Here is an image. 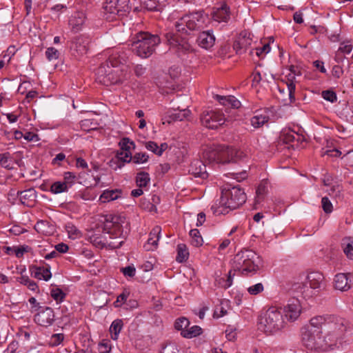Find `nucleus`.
Masks as SVG:
<instances>
[{"label":"nucleus","instance_id":"f257e3e1","mask_svg":"<svg viewBox=\"0 0 353 353\" xmlns=\"http://www.w3.org/2000/svg\"><path fill=\"white\" fill-rule=\"evenodd\" d=\"M346 330L345 320L334 315L316 316L302 330V341L310 350L331 346Z\"/></svg>","mask_w":353,"mask_h":353},{"label":"nucleus","instance_id":"f03ea898","mask_svg":"<svg viewBox=\"0 0 353 353\" xmlns=\"http://www.w3.org/2000/svg\"><path fill=\"white\" fill-rule=\"evenodd\" d=\"M206 19L203 10L189 12L179 18L174 23L176 32L169 31L165 34L170 48L175 50L179 56L192 52L194 49L186 36L203 28Z\"/></svg>","mask_w":353,"mask_h":353},{"label":"nucleus","instance_id":"7ed1b4c3","mask_svg":"<svg viewBox=\"0 0 353 353\" xmlns=\"http://www.w3.org/2000/svg\"><path fill=\"white\" fill-rule=\"evenodd\" d=\"M245 201L246 194L243 190L234 186L222 190L219 204L213 205L211 210L216 216L226 214L230 211L240 207Z\"/></svg>","mask_w":353,"mask_h":353},{"label":"nucleus","instance_id":"20e7f679","mask_svg":"<svg viewBox=\"0 0 353 353\" xmlns=\"http://www.w3.org/2000/svg\"><path fill=\"white\" fill-rule=\"evenodd\" d=\"M131 48L141 58H148L155 51L161 39L157 34L148 32H139L132 38Z\"/></svg>","mask_w":353,"mask_h":353},{"label":"nucleus","instance_id":"39448f33","mask_svg":"<svg viewBox=\"0 0 353 353\" xmlns=\"http://www.w3.org/2000/svg\"><path fill=\"white\" fill-rule=\"evenodd\" d=\"M261 259L253 250L245 249L236 254L232 259L234 272L238 270L241 274L248 276L250 273L255 274L259 269Z\"/></svg>","mask_w":353,"mask_h":353},{"label":"nucleus","instance_id":"423d86ee","mask_svg":"<svg viewBox=\"0 0 353 353\" xmlns=\"http://www.w3.org/2000/svg\"><path fill=\"white\" fill-rule=\"evenodd\" d=\"M285 325L283 313L275 307H271L259 319V329L268 334L281 330Z\"/></svg>","mask_w":353,"mask_h":353},{"label":"nucleus","instance_id":"0eeeda50","mask_svg":"<svg viewBox=\"0 0 353 353\" xmlns=\"http://www.w3.org/2000/svg\"><path fill=\"white\" fill-rule=\"evenodd\" d=\"M325 288L324 276L322 273L319 272H312L307 274L306 281L299 286V292H301L304 298L312 297L314 292H319Z\"/></svg>","mask_w":353,"mask_h":353},{"label":"nucleus","instance_id":"6e6552de","mask_svg":"<svg viewBox=\"0 0 353 353\" xmlns=\"http://www.w3.org/2000/svg\"><path fill=\"white\" fill-rule=\"evenodd\" d=\"M103 9L105 14H110V16H106L107 19H114L115 16H126L129 13L131 6L130 0H106Z\"/></svg>","mask_w":353,"mask_h":353},{"label":"nucleus","instance_id":"1a4fd4ad","mask_svg":"<svg viewBox=\"0 0 353 353\" xmlns=\"http://www.w3.org/2000/svg\"><path fill=\"white\" fill-rule=\"evenodd\" d=\"M123 217L118 215L107 214L104 219L103 230L115 238L123 235Z\"/></svg>","mask_w":353,"mask_h":353},{"label":"nucleus","instance_id":"9d476101","mask_svg":"<svg viewBox=\"0 0 353 353\" xmlns=\"http://www.w3.org/2000/svg\"><path fill=\"white\" fill-rule=\"evenodd\" d=\"M201 121L204 126L209 129H216L225 123V119L222 113L209 110L202 113Z\"/></svg>","mask_w":353,"mask_h":353},{"label":"nucleus","instance_id":"9b49d317","mask_svg":"<svg viewBox=\"0 0 353 353\" xmlns=\"http://www.w3.org/2000/svg\"><path fill=\"white\" fill-rule=\"evenodd\" d=\"M252 43V34L247 32H241L233 44V48L236 54H241L245 53L251 46Z\"/></svg>","mask_w":353,"mask_h":353},{"label":"nucleus","instance_id":"f8f14e48","mask_svg":"<svg viewBox=\"0 0 353 353\" xmlns=\"http://www.w3.org/2000/svg\"><path fill=\"white\" fill-rule=\"evenodd\" d=\"M90 39L88 37L80 35L74 37L71 41L70 50L77 55L85 54L89 49Z\"/></svg>","mask_w":353,"mask_h":353},{"label":"nucleus","instance_id":"ddd939ff","mask_svg":"<svg viewBox=\"0 0 353 353\" xmlns=\"http://www.w3.org/2000/svg\"><path fill=\"white\" fill-rule=\"evenodd\" d=\"M54 312L50 307H46L35 314L34 321L39 325L49 327L54 323Z\"/></svg>","mask_w":353,"mask_h":353},{"label":"nucleus","instance_id":"4468645a","mask_svg":"<svg viewBox=\"0 0 353 353\" xmlns=\"http://www.w3.org/2000/svg\"><path fill=\"white\" fill-rule=\"evenodd\" d=\"M301 304L297 299H290L287 305L284 307L285 317L291 321L298 319L301 314Z\"/></svg>","mask_w":353,"mask_h":353},{"label":"nucleus","instance_id":"2eb2a0df","mask_svg":"<svg viewBox=\"0 0 353 353\" xmlns=\"http://www.w3.org/2000/svg\"><path fill=\"white\" fill-rule=\"evenodd\" d=\"M230 8L225 3L214 8L211 13L212 19L218 23H228L230 19Z\"/></svg>","mask_w":353,"mask_h":353},{"label":"nucleus","instance_id":"dca6fc26","mask_svg":"<svg viewBox=\"0 0 353 353\" xmlns=\"http://www.w3.org/2000/svg\"><path fill=\"white\" fill-rule=\"evenodd\" d=\"M219 163L225 164L236 162L239 157L238 151L229 146L219 145Z\"/></svg>","mask_w":353,"mask_h":353},{"label":"nucleus","instance_id":"f3484780","mask_svg":"<svg viewBox=\"0 0 353 353\" xmlns=\"http://www.w3.org/2000/svg\"><path fill=\"white\" fill-rule=\"evenodd\" d=\"M108 76L107 84L105 85L122 83L127 78V72L123 67L116 65L112 67L111 72Z\"/></svg>","mask_w":353,"mask_h":353},{"label":"nucleus","instance_id":"a211bd4d","mask_svg":"<svg viewBox=\"0 0 353 353\" xmlns=\"http://www.w3.org/2000/svg\"><path fill=\"white\" fill-rule=\"evenodd\" d=\"M188 172L195 177H200L203 179L208 176L206 165L199 159H195L191 162Z\"/></svg>","mask_w":353,"mask_h":353},{"label":"nucleus","instance_id":"6ab92c4d","mask_svg":"<svg viewBox=\"0 0 353 353\" xmlns=\"http://www.w3.org/2000/svg\"><path fill=\"white\" fill-rule=\"evenodd\" d=\"M196 42L200 47L208 50L214 46L215 37L210 30L203 31L199 34Z\"/></svg>","mask_w":353,"mask_h":353},{"label":"nucleus","instance_id":"aec40b11","mask_svg":"<svg viewBox=\"0 0 353 353\" xmlns=\"http://www.w3.org/2000/svg\"><path fill=\"white\" fill-rule=\"evenodd\" d=\"M169 0H140L141 6L149 11L161 12Z\"/></svg>","mask_w":353,"mask_h":353},{"label":"nucleus","instance_id":"412c9836","mask_svg":"<svg viewBox=\"0 0 353 353\" xmlns=\"http://www.w3.org/2000/svg\"><path fill=\"white\" fill-rule=\"evenodd\" d=\"M161 228L160 226H155L152 228L149 234V239L147 243L144 245L146 250H154L157 247V243L160 238Z\"/></svg>","mask_w":353,"mask_h":353},{"label":"nucleus","instance_id":"4be33fe9","mask_svg":"<svg viewBox=\"0 0 353 353\" xmlns=\"http://www.w3.org/2000/svg\"><path fill=\"white\" fill-rule=\"evenodd\" d=\"M219 145H214L205 148L203 152V158L208 163H219Z\"/></svg>","mask_w":353,"mask_h":353},{"label":"nucleus","instance_id":"5701e85b","mask_svg":"<svg viewBox=\"0 0 353 353\" xmlns=\"http://www.w3.org/2000/svg\"><path fill=\"white\" fill-rule=\"evenodd\" d=\"M85 14L83 12H75L69 20V25L73 32H77L81 30L85 21Z\"/></svg>","mask_w":353,"mask_h":353},{"label":"nucleus","instance_id":"b1692460","mask_svg":"<svg viewBox=\"0 0 353 353\" xmlns=\"http://www.w3.org/2000/svg\"><path fill=\"white\" fill-rule=\"evenodd\" d=\"M350 274L339 273L334 277V288L341 291H347L350 288L348 279Z\"/></svg>","mask_w":353,"mask_h":353},{"label":"nucleus","instance_id":"393cba45","mask_svg":"<svg viewBox=\"0 0 353 353\" xmlns=\"http://www.w3.org/2000/svg\"><path fill=\"white\" fill-rule=\"evenodd\" d=\"M112 68V67L109 63L105 62L102 63L97 70V80L99 83L103 85H106V80L108 79V74L111 72Z\"/></svg>","mask_w":353,"mask_h":353},{"label":"nucleus","instance_id":"a878e982","mask_svg":"<svg viewBox=\"0 0 353 353\" xmlns=\"http://www.w3.org/2000/svg\"><path fill=\"white\" fill-rule=\"evenodd\" d=\"M30 271L32 276L37 279L48 281L52 276L50 268L33 266L30 268Z\"/></svg>","mask_w":353,"mask_h":353},{"label":"nucleus","instance_id":"bb28decb","mask_svg":"<svg viewBox=\"0 0 353 353\" xmlns=\"http://www.w3.org/2000/svg\"><path fill=\"white\" fill-rule=\"evenodd\" d=\"M122 190L121 189L105 190L103 192L99 197L101 203H108L117 200L121 197Z\"/></svg>","mask_w":353,"mask_h":353},{"label":"nucleus","instance_id":"cd10ccee","mask_svg":"<svg viewBox=\"0 0 353 353\" xmlns=\"http://www.w3.org/2000/svg\"><path fill=\"white\" fill-rule=\"evenodd\" d=\"M187 108L188 106H177L176 108L174 106L173 108H174V112L170 115L171 120L168 121V122L170 123L172 121H182L187 118L190 114V111Z\"/></svg>","mask_w":353,"mask_h":353},{"label":"nucleus","instance_id":"c85d7f7f","mask_svg":"<svg viewBox=\"0 0 353 353\" xmlns=\"http://www.w3.org/2000/svg\"><path fill=\"white\" fill-rule=\"evenodd\" d=\"M301 138L302 137L299 134L291 130L282 132L280 136L281 141L287 144L294 142L295 140L299 142Z\"/></svg>","mask_w":353,"mask_h":353},{"label":"nucleus","instance_id":"c756f323","mask_svg":"<svg viewBox=\"0 0 353 353\" xmlns=\"http://www.w3.org/2000/svg\"><path fill=\"white\" fill-rule=\"evenodd\" d=\"M132 157L131 155L130 152H117L116 155V159H112L111 161V163L117 164V166L114 168V170L121 169L123 166H124L125 163H128L127 160H129V158Z\"/></svg>","mask_w":353,"mask_h":353},{"label":"nucleus","instance_id":"7c9ffc66","mask_svg":"<svg viewBox=\"0 0 353 353\" xmlns=\"http://www.w3.org/2000/svg\"><path fill=\"white\" fill-rule=\"evenodd\" d=\"M235 273L233 272V270H230L228 272V274L226 278L225 277H217L216 279V283H217L219 286L223 288L227 289L230 287L232 284V279L234 276Z\"/></svg>","mask_w":353,"mask_h":353},{"label":"nucleus","instance_id":"2f4dec72","mask_svg":"<svg viewBox=\"0 0 353 353\" xmlns=\"http://www.w3.org/2000/svg\"><path fill=\"white\" fill-rule=\"evenodd\" d=\"M296 75L292 74V73H290L288 74V81L287 86H288V94H289V99L291 103L295 101V90H296V85L294 83V81L295 80Z\"/></svg>","mask_w":353,"mask_h":353},{"label":"nucleus","instance_id":"473e14b6","mask_svg":"<svg viewBox=\"0 0 353 353\" xmlns=\"http://www.w3.org/2000/svg\"><path fill=\"white\" fill-rule=\"evenodd\" d=\"M189 257L188 249L185 244L181 243L177 245L176 261L179 263L185 262Z\"/></svg>","mask_w":353,"mask_h":353},{"label":"nucleus","instance_id":"72a5a7b5","mask_svg":"<svg viewBox=\"0 0 353 353\" xmlns=\"http://www.w3.org/2000/svg\"><path fill=\"white\" fill-rule=\"evenodd\" d=\"M123 321L121 319L114 320L110 327V332L111 333V337L113 340H117L118 336L123 327Z\"/></svg>","mask_w":353,"mask_h":353},{"label":"nucleus","instance_id":"f704fd0d","mask_svg":"<svg viewBox=\"0 0 353 353\" xmlns=\"http://www.w3.org/2000/svg\"><path fill=\"white\" fill-rule=\"evenodd\" d=\"M202 333V329L198 325H193L190 328H187L185 330H183L181 334L184 338L191 339L200 335Z\"/></svg>","mask_w":353,"mask_h":353},{"label":"nucleus","instance_id":"c9c22d12","mask_svg":"<svg viewBox=\"0 0 353 353\" xmlns=\"http://www.w3.org/2000/svg\"><path fill=\"white\" fill-rule=\"evenodd\" d=\"M191 244L194 247H200L203 243V240L197 229H192L190 231Z\"/></svg>","mask_w":353,"mask_h":353},{"label":"nucleus","instance_id":"e433bc0d","mask_svg":"<svg viewBox=\"0 0 353 353\" xmlns=\"http://www.w3.org/2000/svg\"><path fill=\"white\" fill-rule=\"evenodd\" d=\"M106 62L109 63L112 67L117 65L118 67H123V68H125L124 65L125 59L121 57L117 52L111 54Z\"/></svg>","mask_w":353,"mask_h":353},{"label":"nucleus","instance_id":"4c0bfd02","mask_svg":"<svg viewBox=\"0 0 353 353\" xmlns=\"http://www.w3.org/2000/svg\"><path fill=\"white\" fill-rule=\"evenodd\" d=\"M17 194L20 196V201L22 203H25L26 200H32L36 197V192L34 189L18 191Z\"/></svg>","mask_w":353,"mask_h":353},{"label":"nucleus","instance_id":"58836bf2","mask_svg":"<svg viewBox=\"0 0 353 353\" xmlns=\"http://www.w3.org/2000/svg\"><path fill=\"white\" fill-rule=\"evenodd\" d=\"M352 241L350 238L343 239L342 241V248L343 249V252L347 256V258L352 259H353V245Z\"/></svg>","mask_w":353,"mask_h":353},{"label":"nucleus","instance_id":"ea45409f","mask_svg":"<svg viewBox=\"0 0 353 353\" xmlns=\"http://www.w3.org/2000/svg\"><path fill=\"white\" fill-rule=\"evenodd\" d=\"M150 176L148 172H140L137 174L136 183L139 188H143L147 186V185L150 182Z\"/></svg>","mask_w":353,"mask_h":353},{"label":"nucleus","instance_id":"a19ab883","mask_svg":"<svg viewBox=\"0 0 353 353\" xmlns=\"http://www.w3.org/2000/svg\"><path fill=\"white\" fill-rule=\"evenodd\" d=\"M269 120V117L265 114H256L251 119V124L255 128H260Z\"/></svg>","mask_w":353,"mask_h":353},{"label":"nucleus","instance_id":"79ce46f5","mask_svg":"<svg viewBox=\"0 0 353 353\" xmlns=\"http://www.w3.org/2000/svg\"><path fill=\"white\" fill-rule=\"evenodd\" d=\"M69 187L63 181L54 182L50 187V191L54 194H59L67 192Z\"/></svg>","mask_w":353,"mask_h":353},{"label":"nucleus","instance_id":"37998d69","mask_svg":"<svg viewBox=\"0 0 353 353\" xmlns=\"http://www.w3.org/2000/svg\"><path fill=\"white\" fill-rule=\"evenodd\" d=\"M149 156L145 152H137L133 157H130L128 162L132 161L134 163H143L148 161Z\"/></svg>","mask_w":353,"mask_h":353},{"label":"nucleus","instance_id":"c03bdc74","mask_svg":"<svg viewBox=\"0 0 353 353\" xmlns=\"http://www.w3.org/2000/svg\"><path fill=\"white\" fill-rule=\"evenodd\" d=\"M81 128L86 132L97 128L98 123L92 119H85L80 122Z\"/></svg>","mask_w":353,"mask_h":353},{"label":"nucleus","instance_id":"a18cd8bd","mask_svg":"<svg viewBox=\"0 0 353 353\" xmlns=\"http://www.w3.org/2000/svg\"><path fill=\"white\" fill-rule=\"evenodd\" d=\"M50 295L57 303L62 302L65 297V294L60 288H52Z\"/></svg>","mask_w":353,"mask_h":353},{"label":"nucleus","instance_id":"49530a36","mask_svg":"<svg viewBox=\"0 0 353 353\" xmlns=\"http://www.w3.org/2000/svg\"><path fill=\"white\" fill-rule=\"evenodd\" d=\"M189 325L190 322L188 319L185 317H181L176 320L174 323V327L177 330H181L182 332L183 330H187Z\"/></svg>","mask_w":353,"mask_h":353},{"label":"nucleus","instance_id":"de8ad7c7","mask_svg":"<svg viewBox=\"0 0 353 353\" xmlns=\"http://www.w3.org/2000/svg\"><path fill=\"white\" fill-rule=\"evenodd\" d=\"M266 186L265 184L261 183L256 190V198L255 202L257 203H260L261 201L263 199L264 195L266 193Z\"/></svg>","mask_w":353,"mask_h":353},{"label":"nucleus","instance_id":"09e8293b","mask_svg":"<svg viewBox=\"0 0 353 353\" xmlns=\"http://www.w3.org/2000/svg\"><path fill=\"white\" fill-rule=\"evenodd\" d=\"M46 56L49 61L56 60L59 57V52L54 48L50 47L47 48Z\"/></svg>","mask_w":353,"mask_h":353},{"label":"nucleus","instance_id":"8fccbe9b","mask_svg":"<svg viewBox=\"0 0 353 353\" xmlns=\"http://www.w3.org/2000/svg\"><path fill=\"white\" fill-rule=\"evenodd\" d=\"M322 97L331 103H334L337 100L336 94L332 90H325L322 92Z\"/></svg>","mask_w":353,"mask_h":353},{"label":"nucleus","instance_id":"3c124183","mask_svg":"<svg viewBox=\"0 0 353 353\" xmlns=\"http://www.w3.org/2000/svg\"><path fill=\"white\" fill-rule=\"evenodd\" d=\"M121 149L123 152H130L131 145L134 146L133 141H131L129 138H123L119 143Z\"/></svg>","mask_w":353,"mask_h":353},{"label":"nucleus","instance_id":"603ef678","mask_svg":"<svg viewBox=\"0 0 353 353\" xmlns=\"http://www.w3.org/2000/svg\"><path fill=\"white\" fill-rule=\"evenodd\" d=\"M321 204H322L323 210L325 213L328 214V213H331L332 212L333 206H332L331 201H330V199L327 197L324 196L322 198Z\"/></svg>","mask_w":353,"mask_h":353},{"label":"nucleus","instance_id":"864d4df0","mask_svg":"<svg viewBox=\"0 0 353 353\" xmlns=\"http://www.w3.org/2000/svg\"><path fill=\"white\" fill-rule=\"evenodd\" d=\"M264 290L263 285L262 283H259L252 286H250L248 288V292L251 295H256L261 292H262Z\"/></svg>","mask_w":353,"mask_h":353},{"label":"nucleus","instance_id":"5fc2aeb1","mask_svg":"<svg viewBox=\"0 0 353 353\" xmlns=\"http://www.w3.org/2000/svg\"><path fill=\"white\" fill-rule=\"evenodd\" d=\"M65 229L70 237L75 238L80 234L77 228L72 223H68L65 225Z\"/></svg>","mask_w":353,"mask_h":353},{"label":"nucleus","instance_id":"6e6d98bb","mask_svg":"<svg viewBox=\"0 0 353 353\" xmlns=\"http://www.w3.org/2000/svg\"><path fill=\"white\" fill-rule=\"evenodd\" d=\"M63 334H54L50 338V345L52 346H57L63 341Z\"/></svg>","mask_w":353,"mask_h":353},{"label":"nucleus","instance_id":"4d7b16f0","mask_svg":"<svg viewBox=\"0 0 353 353\" xmlns=\"http://www.w3.org/2000/svg\"><path fill=\"white\" fill-rule=\"evenodd\" d=\"M76 175L71 172H65L63 174L64 183H65L69 188L72 187L74 183Z\"/></svg>","mask_w":353,"mask_h":353},{"label":"nucleus","instance_id":"13d9d810","mask_svg":"<svg viewBox=\"0 0 353 353\" xmlns=\"http://www.w3.org/2000/svg\"><path fill=\"white\" fill-rule=\"evenodd\" d=\"M179 350L177 345L175 343H168L165 345L161 353H178Z\"/></svg>","mask_w":353,"mask_h":353},{"label":"nucleus","instance_id":"bf43d9fd","mask_svg":"<svg viewBox=\"0 0 353 353\" xmlns=\"http://www.w3.org/2000/svg\"><path fill=\"white\" fill-rule=\"evenodd\" d=\"M121 272L125 276L133 277L136 273V269L134 266L128 265L121 269Z\"/></svg>","mask_w":353,"mask_h":353},{"label":"nucleus","instance_id":"052dcab7","mask_svg":"<svg viewBox=\"0 0 353 353\" xmlns=\"http://www.w3.org/2000/svg\"><path fill=\"white\" fill-rule=\"evenodd\" d=\"M270 47L268 43L265 44L263 47H255V54L260 57L263 54H267L270 52Z\"/></svg>","mask_w":353,"mask_h":353},{"label":"nucleus","instance_id":"680f3d73","mask_svg":"<svg viewBox=\"0 0 353 353\" xmlns=\"http://www.w3.org/2000/svg\"><path fill=\"white\" fill-rule=\"evenodd\" d=\"M98 350L99 353H109L111 350V347L108 342L103 341L99 344Z\"/></svg>","mask_w":353,"mask_h":353},{"label":"nucleus","instance_id":"e2e57ef3","mask_svg":"<svg viewBox=\"0 0 353 353\" xmlns=\"http://www.w3.org/2000/svg\"><path fill=\"white\" fill-rule=\"evenodd\" d=\"M353 46L350 44L349 42H343L341 43V46L339 48V51H341L343 53L349 54L352 50Z\"/></svg>","mask_w":353,"mask_h":353},{"label":"nucleus","instance_id":"0e129e2a","mask_svg":"<svg viewBox=\"0 0 353 353\" xmlns=\"http://www.w3.org/2000/svg\"><path fill=\"white\" fill-rule=\"evenodd\" d=\"M145 148L159 156V145L154 141H148L145 143Z\"/></svg>","mask_w":353,"mask_h":353},{"label":"nucleus","instance_id":"69168bd1","mask_svg":"<svg viewBox=\"0 0 353 353\" xmlns=\"http://www.w3.org/2000/svg\"><path fill=\"white\" fill-rule=\"evenodd\" d=\"M343 73V70L340 65H336L333 66L332 69V74L333 75V77H334L336 79H339L341 77Z\"/></svg>","mask_w":353,"mask_h":353},{"label":"nucleus","instance_id":"338daca9","mask_svg":"<svg viewBox=\"0 0 353 353\" xmlns=\"http://www.w3.org/2000/svg\"><path fill=\"white\" fill-rule=\"evenodd\" d=\"M128 294L123 292L118 297L117 301L114 302V305L116 307L120 306L121 304L124 303L128 298Z\"/></svg>","mask_w":353,"mask_h":353},{"label":"nucleus","instance_id":"774afa93","mask_svg":"<svg viewBox=\"0 0 353 353\" xmlns=\"http://www.w3.org/2000/svg\"><path fill=\"white\" fill-rule=\"evenodd\" d=\"M23 137L28 141H37L39 139L38 135L32 132H27Z\"/></svg>","mask_w":353,"mask_h":353}]
</instances>
